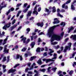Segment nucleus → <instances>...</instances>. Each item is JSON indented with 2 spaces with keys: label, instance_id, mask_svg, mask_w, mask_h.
I'll use <instances>...</instances> for the list:
<instances>
[{
  "label": "nucleus",
  "instance_id": "37",
  "mask_svg": "<svg viewBox=\"0 0 76 76\" xmlns=\"http://www.w3.org/2000/svg\"><path fill=\"white\" fill-rule=\"evenodd\" d=\"M11 18V15H10L8 16V18H7V20H9Z\"/></svg>",
  "mask_w": 76,
  "mask_h": 76
},
{
  "label": "nucleus",
  "instance_id": "55",
  "mask_svg": "<svg viewBox=\"0 0 76 76\" xmlns=\"http://www.w3.org/2000/svg\"><path fill=\"white\" fill-rule=\"evenodd\" d=\"M30 41V39H28L27 40V42H26V43H28V42H29Z\"/></svg>",
  "mask_w": 76,
  "mask_h": 76
},
{
  "label": "nucleus",
  "instance_id": "56",
  "mask_svg": "<svg viewBox=\"0 0 76 76\" xmlns=\"http://www.w3.org/2000/svg\"><path fill=\"white\" fill-rule=\"evenodd\" d=\"M21 28H22V27L20 26L19 27V28H18L17 31H19V30H20V29H21Z\"/></svg>",
  "mask_w": 76,
  "mask_h": 76
},
{
  "label": "nucleus",
  "instance_id": "10",
  "mask_svg": "<svg viewBox=\"0 0 76 76\" xmlns=\"http://www.w3.org/2000/svg\"><path fill=\"white\" fill-rule=\"evenodd\" d=\"M75 28V27L71 26L70 28H69L68 33H70Z\"/></svg>",
  "mask_w": 76,
  "mask_h": 76
},
{
  "label": "nucleus",
  "instance_id": "43",
  "mask_svg": "<svg viewBox=\"0 0 76 76\" xmlns=\"http://www.w3.org/2000/svg\"><path fill=\"white\" fill-rule=\"evenodd\" d=\"M19 65H20V64H16L15 65V66H14V68H16V67H17V66H19Z\"/></svg>",
  "mask_w": 76,
  "mask_h": 76
},
{
  "label": "nucleus",
  "instance_id": "39",
  "mask_svg": "<svg viewBox=\"0 0 76 76\" xmlns=\"http://www.w3.org/2000/svg\"><path fill=\"white\" fill-rule=\"evenodd\" d=\"M73 73V70H71L69 72V75H72V73Z\"/></svg>",
  "mask_w": 76,
  "mask_h": 76
},
{
  "label": "nucleus",
  "instance_id": "23",
  "mask_svg": "<svg viewBox=\"0 0 76 76\" xmlns=\"http://www.w3.org/2000/svg\"><path fill=\"white\" fill-rule=\"evenodd\" d=\"M26 38L24 37L23 39H22V41H23V43H26Z\"/></svg>",
  "mask_w": 76,
  "mask_h": 76
},
{
  "label": "nucleus",
  "instance_id": "34",
  "mask_svg": "<svg viewBox=\"0 0 76 76\" xmlns=\"http://www.w3.org/2000/svg\"><path fill=\"white\" fill-rule=\"evenodd\" d=\"M37 52L39 53L40 52V48H38L36 50Z\"/></svg>",
  "mask_w": 76,
  "mask_h": 76
},
{
  "label": "nucleus",
  "instance_id": "42",
  "mask_svg": "<svg viewBox=\"0 0 76 76\" xmlns=\"http://www.w3.org/2000/svg\"><path fill=\"white\" fill-rule=\"evenodd\" d=\"M15 22H16V20L15 19H14V20L12 22V25H13V24H14V23H15Z\"/></svg>",
  "mask_w": 76,
  "mask_h": 76
},
{
  "label": "nucleus",
  "instance_id": "8",
  "mask_svg": "<svg viewBox=\"0 0 76 76\" xmlns=\"http://www.w3.org/2000/svg\"><path fill=\"white\" fill-rule=\"evenodd\" d=\"M6 7V4H4V2H2L0 5V10H1L3 7Z\"/></svg>",
  "mask_w": 76,
  "mask_h": 76
},
{
  "label": "nucleus",
  "instance_id": "58",
  "mask_svg": "<svg viewBox=\"0 0 76 76\" xmlns=\"http://www.w3.org/2000/svg\"><path fill=\"white\" fill-rule=\"evenodd\" d=\"M3 69H4L6 68V66L4 65H3L2 66Z\"/></svg>",
  "mask_w": 76,
  "mask_h": 76
},
{
  "label": "nucleus",
  "instance_id": "24",
  "mask_svg": "<svg viewBox=\"0 0 76 76\" xmlns=\"http://www.w3.org/2000/svg\"><path fill=\"white\" fill-rule=\"evenodd\" d=\"M35 42H32L31 44V46L32 47V48H33V47H34V45H35Z\"/></svg>",
  "mask_w": 76,
  "mask_h": 76
},
{
  "label": "nucleus",
  "instance_id": "47",
  "mask_svg": "<svg viewBox=\"0 0 76 76\" xmlns=\"http://www.w3.org/2000/svg\"><path fill=\"white\" fill-rule=\"evenodd\" d=\"M42 41V40H41V39H40V38H39L38 39V42H41V41Z\"/></svg>",
  "mask_w": 76,
  "mask_h": 76
},
{
  "label": "nucleus",
  "instance_id": "61",
  "mask_svg": "<svg viewBox=\"0 0 76 76\" xmlns=\"http://www.w3.org/2000/svg\"><path fill=\"white\" fill-rule=\"evenodd\" d=\"M70 38H72L73 39V38H74V36L72 35L70 37Z\"/></svg>",
  "mask_w": 76,
  "mask_h": 76
},
{
  "label": "nucleus",
  "instance_id": "15",
  "mask_svg": "<svg viewBox=\"0 0 76 76\" xmlns=\"http://www.w3.org/2000/svg\"><path fill=\"white\" fill-rule=\"evenodd\" d=\"M65 5H66V4H64L62 6V8H65V9H68V6H67V5H66L65 6Z\"/></svg>",
  "mask_w": 76,
  "mask_h": 76
},
{
  "label": "nucleus",
  "instance_id": "25",
  "mask_svg": "<svg viewBox=\"0 0 76 76\" xmlns=\"http://www.w3.org/2000/svg\"><path fill=\"white\" fill-rule=\"evenodd\" d=\"M21 12H22V11H19L18 12V13L17 15V17H18L19 16V15H20V13H21Z\"/></svg>",
  "mask_w": 76,
  "mask_h": 76
},
{
  "label": "nucleus",
  "instance_id": "16",
  "mask_svg": "<svg viewBox=\"0 0 76 76\" xmlns=\"http://www.w3.org/2000/svg\"><path fill=\"white\" fill-rule=\"evenodd\" d=\"M49 51H50V52L49 53V54L50 55V56H52L53 55V54L51 53H54V50H52L51 49H49Z\"/></svg>",
  "mask_w": 76,
  "mask_h": 76
},
{
  "label": "nucleus",
  "instance_id": "5",
  "mask_svg": "<svg viewBox=\"0 0 76 76\" xmlns=\"http://www.w3.org/2000/svg\"><path fill=\"white\" fill-rule=\"evenodd\" d=\"M73 5H76V0H75L74 1V2L72 4L71 6V9L73 10H75V8L73 6Z\"/></svg>",
  "mask_w": 76,
  "mask_h": 76
},
{
  "label": "nucleus",
  "instance_id": "1",
  "mask_svg": "<svg viewBox=\"0 0 76 76\" xmlns=\"http://www.w3.org/2000/svg\"><path fill=\"white\" fill-rule=\"evenodd\" d=\"M61 39V37L60 35L56 34H53L52 35L51 39V42H53L55 39L57 41H60Z\"/></svg>",
  "mask_w": 76,
  "mask_h": 76
},
{
  "label": "nucleus",
  "instance_id": "30",
  "mask_svg": "<svg viewBox=\"0 0 76 76\" xmlns=\"http://www.w3.org/2000/svg\"><path fill=\"white\" fill-rule=\"evenodd\" d=\"M26 50V48L25 47L22 49L21 51L24 52V51H25Z\"/></svg>",
  "mask_w": 76,
  "mask_h": 76
},
{
  "label": "nucleus",
  "instance_id": "32",
  "mask_svg": "<svg viewBox=\"0 0 76 76\" xmlns=\"http://www.w3.org/2000/svg\"><path fill=\"white\" fill-rule=\"evenodd\" d=\"M36 58V56H33L31 58L30 60L32 61L33 60H34V58Z\"/></svg>",
  "mask_w": 76,
  "mask_h": 76
},
{
  "label": "nucleus",
  "instance_id": "45",
  "mask_svg": "<svg viewBox=\"0 0 76 76\" xmlns=\"http://www.w3.org/2000/svg\"><path fill=\"white\" fill-rule=\"evenodd\" d=\"M44 33L43 32H42L39 34V35H44Z\"/></svg>",
  "mask_w": 76,
  "mask_h": 76
},
{
  "label": "nucleus",
  "instance_id": "13",
  "mask_svg": "<svg viewBox=\"0 0 76 76\" xmlns=\"http://www.w3.org/2000/svg\"><path fill=\"white\" fill-rule=\"evenodd\" d=\"M6 38L4 40V42L3 43V45H4L5 44H6L7 42V40L8 39V36L6 37Z\"/></svg>",
  "mask_w": 76,
  "mask_h": 76
},
{
  "label": "nucleus",
  "instance_id": "41",
  "mask_svg": "<svg viewBox=\"0 0 76 76\" xmlns=\"http://www.w3.org/2000/svg\"><path fill=\"white\" fill-rule=\"evenodd\" d=\"M51 68V67H49L48 68V72H50V69Z\"/></svg>",
  "mask_w": 76,
  "mask_h": 76
},
{
  "label": "nucleus",
  "instance_id": "6",
  "mask_svg": "<svg viewBox=\"0 0 76 76\" xmlns=\"http://www.w3.org/2000/svg\"><path fill=\"white\" fill-rule=\"evenodd\" d=\"M43 61H46V63H48V62L49 61H54V60L51 59H43Z\"/></svg>",
  "mask_w": 76,
  "mask_h": 76
},
{
  "label": "nucleus",
  "instance_id": "62",
  "mask_svg": "<svg viewBox=\"0 0 76 76\" xmlns=\"http://www.w3.org/2000/svg\"><path fill=\"white\" fill-rule=\"evenodd\" d=\"M20 61H22L23 60L22 57V56H20Z\"/></svg>",
  "mask_w": 76,
  "mask_h": 76
},
{
  "label": "nucleus",
  "instance_id": "63",
  "mask_svg": "<svg viewBox=\"0 0 76 76\" xmlns=\"http://www.w3.org/2000/svg\"><path fill=\"white\" fill-rule=\"evenodd\" d=\"M26 30L28 32H29V31H30V28H28Z\"/></svg>",
  "mask_w": 76,
  "mask_h": 76
},
{
  "label": "nucleus",
  "instance_id": "19",
  "mask_svg": "<svg viewBox=\"0 0 76 76\" xmlns=\"http://www.w3.org/2000/svg\"><path fill=\"white\" fill-rule=\"evenodd\" d=\"M28 74H27V76H32L31 75L32 74V72H28Z\"/></svg>",
  "mask_w": 76,
  "mask_h": 76
},
{
  "label": "nucleus",
  "instance_id": "48",
  "mask_svg": "<svg viewBox=\"0 0 76 76\" xmlns=\"http://www.w3.org/2000/svg\"><path fill=\"white\" fill-rule=\"evenodd\" d=\"M28 70H29V68H27L25 69V72L26 73L28 71Z\"/></svg>",
  "mask_w": 76,
  "mask_h": 76
},
{
  "label": "nucleus",
  "instance_id": "12",
  "mask_svg": "<svg viewBox=\"0 0 76 76\" xmlns=\"http://www.w3.org/2000/svg\"><path fill=\"white\" fill-rule=\"evenodd\" d=\"M15 71H16V69H12L9 70L8 73H13V72H15Z\"/></svg>",
  "mask_w": 76,
  "mask_h": 76
},
{
  "label": "nucleus",
  "instance_id": "4",
  "mask_svg": "<svg viewBox=\"0 0 76 76\" xmlns=\"http://www.w3.org/2000/svg\"><path fill=\"white\" fill-rule=\"evenodd\" d=\"M11 23H9L8 24H7L6 26H4L3 27V29H5V30H6L7 29V28H8L10 26V25H11Z\"/></svg>",
  "mask_w": 76,
  "mask_h": 76
},
{
  "label": "nucleus",
  "instance_id": "2",
  "mask_svg": "<svg viewBox=\"0 0 76 76\" xmlns=\"http://www.w3.org/2000/svg\"><path fill=\"white\" fill-rule=\"evenodd\" d=\"M60 26V25L55 26L49 28V29L48 31V35L49 37H51L52 34H53V32L54 29V28H55L56 26Z\"/></svg>",
  "mask_w": 76,
  "mask_h": 76
},
{
  "label": "nucleus",
  "instance_id": "26",
  "mask_svg": "<svg viewBox=\"0 0 76 76\" xmlns=\"http://www.w3.org/2000/svg\"><path fill=\"white\" fill-rule=\"evenodd\" d=\"M54 48L55 49H57H57H58V48H60V46L58 45L56 46H55L54 47Z\"/></svg>",
  "mask_w": 76,
  "mask_h": 76
},
{
  "label": "nucleus",
  "instance_id": "27",
  "mask_svg": "<svg viewBox=\"0 0 76 76\" xmlns=\"http://www.w3.org/2000/svg\"><path fill=\"white\" fill-rule=\"evenodd\" d=\"M53 56L54 57L52 58V59H56L57 57V54L56 53L54 54Z\"/></svg>",
  "mask_w": 76,
  "mask_h": 76
},
{
  "label": "nucleus",
  "instance_id": "17",
  "mask_svg": "<svg viewBox=\"0 0 76 76\" xmlns=\"http://www.w3.org/2000/svg\"><path fill=\"white\" fill-rule=\"evenodd\" d=\"M38 26H40L41 27H42L44 25V23L43 22H42L41 23H38L37 24Z\"/></svg>",
  "mask_w": 76,
  "mask_h": 76
},
{
  "label": "nucleus",
  "instance_id": "49",
  "mask_svg": "<svg viewBox=\"0 0 76 76\" xmlns=\"http://www.w3.org/2000/svg\"><path fill=\"white\" fill-rule=\"evenodd\" d=\"M73 39H75V40H76V35H74Z\"/></svg>",
  "mask_w": 76,
  "mask_h": 76
},
{
  "label": "nucleus",
  "instance_id": "29",
  "mask_svg": "<svg viewBox=\"0 0 76 76\" xmlns=\"http://www.w3.org/2000/svg\"><path fill=\"white\" fill-rule=\"evenodd\" d=\"M53 12H55L56 10V7H53Z\"/></svg>",
  "mask_w": 76,
  "mask_h": 76
},
{
  "label": "nucleus",
  "instance_id": "52",
  "mask_svg": "<svg viewBox=\"0 0 76 76\" xmlns=\"http://www.w3.org/2000/svg\"><path fill=\"white\" fill-rule=\"evenodd\" d=\"M19 55H17L16 56V58L18 59V58H19Z\"/></svg>",
  "mask_w": 76,
  "mask_h": 76
},
{
  "label": "nucleus",
  "instance_id": "35",
  "mask_svg": "<svg viewBox=\"0 0 76 76\" xmlns=\"http://www.w3.org/2000/svg\"><path fill=\"white\" fill-rule=\"evenodd\" d=\"M28 9L26 8L25 10H23V12H24V13H26V12H27V11H28Z\"/></svg>",
  "mask_w": 76,
  "mask_h": 76
},
{
  "label": "nucleus",
  "instance_id": "21",
  "mask_svg": "<svg viewBox=\"0 0 76 76\" xmlns=\"http://www.w3.org/2000/svg\"><path fill=\"white\" fill-rule=\"evenodd\" d=\"M51 42V44H52V45H56V44H58V42Z\"/></svg>",
  "mask_w": 76,
  "mask_h": 76
},
{
  "label": "nucleus",
  "instance_id": "31",
  "mask_svg": "<svg viewBox=\"0 0 76 76\" xmlns=\"http://www.w3.org/2000/svg\"><path fill=\"white\" fill-rule=\"evenodd\" d=\"M35 63H33V64L31 66V68L30 69V70H32V69H33V67H34V66H35Z\"/></svg>",
  "mask_w": 76,
  "mask_h": 76
},
{
  "label": "nucleus",
  "instance_id": "44",
  "mask_svg": "<svg viewBox=\"0 0 76 76\" xmlns=\"http://www.w3.org/2000/svg\"><path fill=\"white\" fill-rule=\"evenodd\" d=\"M6 57H4L3 58V61H6Z\"/></svg>",
  "mask_w": 76,
  "mask_h": 76
},
{
  "label": "nucleus",
  "instance_id": "20",
  "mask_svg": "<svg viewBox=\"0 0 76 76\" xmlns=\"http://www.w3.org/2000/svg\"><path fill=\"white\" fill-rule=\"evenodd\" d=\"M37 63L39 64V65H41V64H42V62L41 61V59H40L37 62Z\"/></svg>",
  "mask_w": 76,
  "mask_h": 76
},
{
  "label": "nucleus",
  "instance_id": "33",
  "mask_svg": "<svg viewBox=\"0 0 76 76\" xmlns=\"http://www.w3.org/2000/svg\"><path fill=\"white\" fill-rule=\"evenodd\" d=\"M58 16H60L61 18H63V16L61 15V14H60V13H58Z\"/></svg>",
  "mask_w": 76,
  "mask_h": 76
},
{
  "label": "nucleus",
  "instance_id": "3",
  "mask_svg": "<svg viewBox=\"0 0 76 76\" xmlns=\"http://www.w3.org/2000/svg\"><path fill=\"white\" fill-rule=\"evenodd\" d=\"M69 46H66L65 48V49L64 50V52L65 53L66 52V51L67 50H70V47H71V45H72V43H68Z\"/></svg>",
  "mask_w": 76,
  "mask_h": 76
},
{
  "label": "nucleus",
  "instance_id": "14",
  "mask_svg": "<svg viewBox=\"0 0 76 76\" xmlns=\"http://www.w3.org/2000/svg\"><path fill=\"white\" fill-rule=\"evenodd\" d=\"M10 10H11V11H13V10H14V9L13 8H11V9L9 10L8 12H7V15H9V13L10 12Z\"/></svg>",
  "mask_w": 76,
  "mask_h": 76
},
{
  "label": "nucleus",
  "instance_id": "60",
  "mask_svg": "<svg viewBox=\"0 0 76 76\" xmlns=\"http://www.w3.org/2000/svg\"><path fill=\"white\" fill-rule=\"evenodd\" d=\"M23 15H22L20 16V19H22V18H23Z\"/></svg>",
  "mask_w": 76,
  "mask_h": 76
},
{
  "label": "nucleus",
  "instance_id": "54",
  "mask_svg": "<svg viewBox=\"0 0 76 76\" xmlns=\"http://www.w3.org/2000/svg\"><path fill=\"white\" fill-rule=\"evenodd\" d=\"M43 56H47V54L46 53H44Z\"/></svg>",
  "mask_w": 76,
  "mask_h": 76
},
{
  "label": "nucleus",
  "instance_id": "57",
  "mask_svg": "<svg viewBox=\"0 0 76 76\" xmlns=\"http://www.w3.org/2000/svg\"><path fill=\"white\" fill-rule=\"evenodd\" d=\"M41 8H39L38 10V12H39L40 11H41Z\"/></svg>",
  "mask_w": 76,
  "mask_h": 76
},
{
  "label": "nucleus",
  "instance_id": "53",
  "mask_svg": "<svg viewBox=\"0 0 76 76\" xmlns=\"http://www.w3.org/2000/svg\"><path fill=\"white\" fill-rule=\"evenodd\" d=\"M68 40H69V38H67L64 41L65 42H67Z\"/></svg>",
  "mask_w": 76,
  "mask_h": 76
},
{
  "label": "nucleus",
  "instance_id": "22",
  "mask_svg": "<svg viewBox=\"0 0 76 76\" xmlns=\"http://www.w3.org/2000/svg\"><path fill=\"white\" fill-rule=\"evenodd\" d=\"M46 70H45V69H39V71H40V72H43V73H44V72H45V71Z\"/></svg>",
  "mask_w": 76,
  "mask_h": 76
},
{
  "label": "nucleus",
  "instance_id": "46",
  "mask_svg": "<svg viewBox=\"0 0 76 76\" xmlns=\"http://www.w3.org/2000/svg\"><path fill=\"white\" fill-rule=\"evenodd\" d=\"M27 5H28V4H27V3H25L24 4V7H26V6H27Z\"/></svg>",
  "mask_w": 76,
  "mask_h": 76
},
{
  "label": "nucleus",
  "instance_id": "51",
  "mask_svg": "<svg viewBox=\"0 0 76 76\" xmlns=\"http://www.w3.org/2000/svg\"><path fill=\"white\" fill-rule=\"evenodd\" d=\"M22 4H17V7H19Z\"/></svg>",
  "mask_w": 76,
  "mask_h": 76
},
{
  "label": "nucleus",
  "instance_id": "18",
  "mask_svg": "<svg viewBox=\"0 0 76 76\" xmlns=\"http://www.w3.org/2000/svg\"><path fill=\"white\" fill-rule=\"evenodd\" d=\"M32 13V11H29L28 12V14L27 15V16H31V14Z\"/></svg>",
  "mask_w": 76,
  "mask_h": 76
},
{
  "label": "nucleus",
  "instance_id": "38",
  "mask_svg": "<svg viewBox=\"0 0 76 76\" xmlns=\"http://www.w3.org/2000/svg\"><path fill=\"white\" fill-rule=\"evenodd\" d=\"M57 69V68L56 67L53 68H52V70H53L54 72H56V70Z\"/></svg>",
  "mask_w": 76,
  "mask_h": 76
},
{
  "label": "nucleus",
  "instance_id": "59",
  "mask_svg": "<svg viewBox=\"0 0 76 76\" xmlns=\"http://www.w3.org/2000/svg\"><path fill=\"white\" fill-rule=\"evenodd\" d=\"M61 73H62V72L59 71L58 72V75H59V74H61Z\"/></svg>",
  "mask_w": 76,
  "mask_h": 76
},
{
  "label": "nucleus",
  "instance_id": "11",
  "mask_svg": "<svg viewBox=\"0 0 76 76\" xmlns=\"http://www.w3.org/2000/svg\"><path fill=\"white\" fill-rule=\"evenodd\" d=\"M6 47H7V45H6L5 46V47L4 48V52L5 53H9V49L7 50V48H6Z\"/></svg>",
  "mask_w": 76,
  "mask_h": 76
},
{
  "label": "nucleus",
  "instance_id": "50",
  "mask_svg": "<svg viewBox=\"0 0 76 76\" xmlns=\"http://www.w3.org/2000/svg\"><path fill=\"white\" fill-rule=\"evenodd\" d=\"M76 53L75 52L74 53H73L72 54V58H74V57H73L74 56H75V54Z\"/></svg>",
  "mask_w": 76,
  "mask_h": 76
},
{
  "label": "nucleus",
  "instance_id": "40",
  "mask_svg": "<svg viewBox=\"0 0 76 76\" xmlns=\"http://www.w3.org/2000/svg\"><path fill=\"white\" fill-rule=\"evenodd\" d=\"M75 66H76V62H74V64H73V66L74 67H75Z\"/></svg>",
  "mask_w": 76,
  "mask_h": 76
},
{
  "label": "nucleus",
  "instance_id": "36",
  "mask_svg": "<svg viewBox=\"0 0 76 76\" xmlns=\"http://www.w3.org/2000/svg\"><path fill=\"white\" fill-rule=\"evenodd\" d=\"M70 1H71V0H69L66 2V4H69V3H70Z\"/></svg>",
  "mask_w": 76,
  "mask_h": 76
},
{
  "label": "nucleus",
  "instance_id": "64",
  "mask_svg": "<svg viewBox=\"0 0 76 76\" xmlns=\"http://www.w3.org/2000/svg\"><path fill=\"white\" fill-rule=\"evenodd\" d=\"M45 48L46 51H48V49L47 48V47H45Z\"/></svg>",
  "mask_w": 76,
  "mask_h": 76
},
{
  "label": "nucleus",
  "instance_id": "9",
  "mask_svg": "<svg viewBox=\"0 0 76 76\" xmlns=\"http://www.w3.org/2000/svg\"><path fill=\"white\" fill-rule=\"evenodd\" d=\"M54 21L53 22V24H56L57 23H58L60 22L59 21V20H58V19H57V18H56L54 19Z\"/></svg>",
  "mask_w": 76,
  "mask_h": 76
},
{
  "label": "nucleus",
  "instance_id": "7",
  "mask_svg": "<svg viewBox=\"0 0 76 76\" xmlns=\"http://www.w3.org/2000/svg\"><path fill=\"white\" fill-rule=\"evenodd\" d=\"M39 5H36V6L35 7L34 11L33 12V13L36 14V16H37L38 14V12L37 11V8L39 7Z\"/></svg>",
  "mask_w": 76,
  "mask_h": 76
},
{
  "label": "nucleus",
  "instance_id": "28",
  "mask_svg": "<svg viewBox=\"0 0 76 76\" xmlns=\"http://www.w3.org/2000/svg\"><path fill=\"white\" fill-rule=\"evenodd\" d=\"M65 25L66 24H65V22H62L61 24V25H62V26H65Z\"/></svg>",
  "mask_w": 76,
  "mask_h": 76
}]
</instances>
